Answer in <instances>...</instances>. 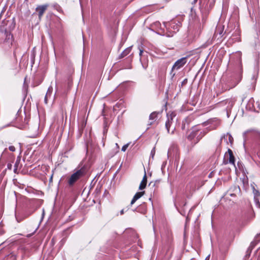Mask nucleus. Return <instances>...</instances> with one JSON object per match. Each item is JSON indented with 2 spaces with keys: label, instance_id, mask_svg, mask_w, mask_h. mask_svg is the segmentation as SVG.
<instances>
[{
  "label": "nucleus",
  "instance_id": "obj_6",
  "mask_svg": "<svg viewBox=\"0 0 260 260\" xmlns=\"http://www.w3.org/2000/svg\"><path fill=\"white\" fill-rule=\"evenodd\" d=\"M224 157L228 160L229 163L235 166V157L233 151L230 149H229L228 152L225 153Z\"/></svg>",
  "mask_w": 260,
  "mask_h": 260
},
{
  "label": "nucleus",
  "instance_id": "obj_33",
  "mask_svg": "<svg viewBox=\"0 0 260 260\" xmlns=\"http://www.w3.org/2000/svg\"><path fill=\"white\" fill-rule=\"evenodd\" d=\"M10 166H12V165H10V166H9V165H8V168H10Z\"/></svg>",
  "mask_w": 260,
  "mask_h": 260
},
{
  "label": "nucleus",
  "instance_id": "obj_25",
  "mask_svg": "<svg viewBox=\"0 0 260 260\" xmlns=\"http://www.w3.org/2000/svg\"><path fill=\"white\" fill-rule=\"evenodd\" d=\"M9 149L11 151H14L15 150V147H9Z\"/></svg>",
  "mask_w": 260,
  "mask_h": 260
},
{
  "label": "nucleus",
  "instance_id": "obj_11",
  "mask_svg": "<svg viewBox=\"0 0 260 260\" xmlns=\"http://www.w3.org/2000/svg\"><path fill=\"white\" fill-rule=\"evenodd\" d=\"M158 113L156 112H153L149 116V120H155L157 117Z\"/></svg>",
  "mask_w": 260,
  "mask_h": 260
},
{
  "label": "nucleus",
  "instance_id": "obj_29",
  "mask_svg": "<svg viewBox=\"0 0 260 260\" xmlns=\"http://www.w3.org/2000/svg\"><path fill=\"white\" fill-rule=\"evenodd\" d=\"M130 144H131L130 143H127L126 144L124 145L123 146H125V147L128 146Z\"/></svg>",
  "mask_w": 260,
  "mask_h": 260
},
{
  "label": "nucleus",
  "instance_id": "obj_14",
  "mask_svg": "<svg viewBox=\"0 0 260 260\" xmlns=\"http://www.w3.org/2000/svg\"><path fill=\"white\" fill-rule=\"evenodd\" d=\"M52 91H53V88L52 86H50L48 89V90L46 94V96H48V98H50L52 94Z\"/></svg>",
  "mask_w": 260,
  "mask_h": 260
},
{
  "label": "nucleus",
  "instance_id": "obj_5",
  "mask_svg": "<svg viewBox=\"0 0 260 260\" xmlns=\"http://www.w3.org/2000/svg\"><path fill=\"white\" fill-rule=\"evenodd\" d=\"M186 62V58L182 57L177 60L173 66V70H178L182 67Z\"/></svg>",
  "mask_w": 260,
  "mask_h": 260
},
{
  "label": "nucleus",
  "instance_id": "obj_13",
  "mask_svg": "<svg viewBox=\"0 0 260 260\" xmlns=\"http://www.w3.org/2000/svg\"><path fill=\"white\" fill-rule=\"evenodd\" d=\"M131 50V47H128V48H126L121 53V56L124 57V56L127 55L130 52Z\"/></svg>",
  "mask_w": 260,
  "mask_h": 260
},
{
  "label": "nucleus",
  "instance_id": "obj_18",
  "mask_svg": "<svg viewBox=\"0 0 260 260\" xmlns=\"http://www.w3.org/2000/svg\"><path fill=\"white\" fill-rule=\"evenodd\" d=\"M255 242H258L260 241V233L259 234H257L255 237Z\"/></svg>",
  "mask_w": 260,
  "mask_h": 260
},
{
  "label": "nucleus",
  "instance_id": "obj_30",
  "mask_svg": "<svg viewBox=\"0 0 260 260\" xmlns=\"http://www.w3.org/2000/svg\"><path fill=\"white\" fill-rule=\"evenodd\" d=\"M123 213H124V210H123V209H122V210H121V211H120V214H121V215H122V214H123Z\"/></svg>",
  "mask_w": 260,
  "mask_h": 260
},
{
  "label": "nucleus",
  "instance_id": "obj_23",
  "mask_svg": "<svg viewBox=\"0 0 260 260\" xmlns=\"http://www.w3.org/2000/svg\"><path fill=\"white\" fill-rule=\"evenodd\" d=\"M154 25L156 26H160V24L159 22H156L154 23Z\"/></svg>",
  "mask_w": 260,
  "mask_h": 260
},
{
  "label": "nucleus",
  "instance_id": "obj_9",
  "mask_svg": "<svg viewBox=\"0 0 260 260\" xmlns=\"http://www.w3.org/2000/svg\"><path fill=\"white\" fill-rule=\"evenodd\" d=\"M144 194V191H141V192H137L135 195L134 196V197H133L132 200L131 201V205H132L133 204H134L135 202L138 200L139 199H140L141 197H142Z\"/></svg>",
  "mask_w": 260,
  "mask_h": 260
},
{
  "label": "nucleus",
  "instance_id": "obj_21",
  "mask_svg": "<svg viewBox=\"0 0 260 260\" xmlns=\"http://www.w3.org/2000/svg\"><path fill=\"white\" fill-rule=\"evenodd\" d=\"M49 98H48V96H46L45 95V99H44V102H45V104H47L48 103V100Z\"/></svg>",
  "mask_w": 260,
  "mask_h": 260
},
{
  "label": "nucleus",
  "instance_id": "obj_31",
  "mask_svg": "<svg viewBox=\"0 0 260 260\" xmlns=\"http://www.w3.org/2000/svg\"><path fill=\"white\" fill-rule=\"evenodd\" d=\"M10 166H12V165H10V166H9V165H8V168H10Z\"/></svg>",
  "mask_w": 260,
  "mask_h": 260
},
{
  "label": "nucleus",
  "instance_id": "obj_27",
  "mask_svg": "<svg viewBox=\"0 0 260 260\" xmlns=\"http://www.w3.org/2000/svg\"><path fill=\"white\" fill-rule=\"evenodd\" d=\"M210 258V255H208L205 258V260H209Z\"/></svg>",
  "mask_w": 260,
  "mask_h": 260
},
{
  "label": "nucleus",
  "instance_id": "obj_19",
  "mask_svg": "<svg viewBox=\"0 0 260 260\" xmlns=\"http://www.w3.org/2000/svg\"><path fill=\"white\" fill-rule=\"evenodd\" d=\"M254 200L256 207L257 208H260V203L258 200L256 198H255Z\"/></svg>",
  "mask_w": 260,
  "mask_h": 260
},
{
  "label": "nucleus",
  "instance_id": "obj_20",
  "mask_svg": "<svg viewBox=\"0 0 260 260\" xmlns=\"http://www.w3.org/2000/svg\"><path fill=\"white\" fill-rule=\"evenodd\" d=\"M255 134L258 140L260 142V131L256 132Z\"/></svg>",
  "mask_w": 260,
  "mask_h": 260
},
{
  "label": "nucleus",
  "instance_id": "obj_28",
  "mask_svg": "<svg viewBox=\"0 0 260 260\" xmlns=\"http://www.w3.org/2000/svg\"><path fill=\"white\" fill-rule=\"evenodd\" d=\"M142 53H143V50H141V49H140V53H139V55H140V56H141V55H142Z\"/></svg>",
  "mask_w": 260,
  "mask_h": 260
},
{
  "label": "nucleus",
  "instance_id": "obj_24",
  "mask_svg": "<svg viewBox=\"0 0 260 260\" xmlns=\"http://www.w3.org/2000/svg\"><path fill=\"white\" fill-rule=\"evenodd\" d=\"M198 0H193L192 4H196ZM203 0H200V2L201 4L202 3Z\"/></svg>",
  "mask_w": 260,
  "mask_h": 260
},
{
  "label": "nucleus",
  "instance_id": "obj_10",
  "mask_svg": "<svg viewBox=\"0 0 260 260\" xmlns=\"http://www.w3.org/2000/svg\"><path fill=\"white\" fill-rule=\"evenodd\" d=\"M147 184V176L146 174H145L144 176H143V179L139 185V189L142 190L144 189L146 187Z\"/></svg>",
  "mask_w": 260,
  "mask_h": 260
},
{
  "label": "nucleus",
  "instance_id": "obj_3",
  "mask_svg": "<svg viewBox=\"0 0 260 260\" xmlns=\"http://www.w3.org/2000/svg\"><path fill=\"white\" fill-rule=\"evenodd\" d=\"M234 142V138L232 136L229 134L226 133L221 137L220 139V145L222 146L226 145H233Z\"/></svg>",
  "mask_w": 260,
  "mask_h": 260
},
{
  "label": "nucleus",
  "instance_id": "obj_7",
  "mask_svg": "<svg viewBox=\"0 0 260 260\" xmlns=\"http://www.w3.org/2000/svg\"><path fill=\"white\" fill-rule=\"evenodd\" d=\"M210 124V126L208 127L209 132L212 130L215 129L219 125L220 121L217 119L212 120L210 122H208Z\"/></svg>",
  "mask_w": 260,
  "mask_h": 260
},
{
  "label": "nucleus",
  "instance_id": "obj_4",
  "mask_svg": "<svg viewBox=\"0 0 260 260\" xmlns=\"http://www.w3.org/2000/svg\"><path fill=\"white\" fill-rule=\"evenodd\" d=\"M48 7V5L46 4L44 5L38 6L36 8V11L38 13V15L40 20L41 19L42 17L43 16L44 12L46 11Z\"/></svg>",
  "mask_w": 260,
  "mask_h": 260
},
{
  "label": "nucleus",
  "instance_id": "obj_16",
  "mask_svg": "<svg viewBox=\"0 0 260 260\" xmlns=\"http://www.w3.org/2000/svg\"><path fill=\"white\" fill-rule=\"evenodd\" d=\"M19 162H20V160H17L15 162V168L14 169V172L15 173H16L17 172V168H18V165L19 164Z\"/></svg>",
  "mask_w": 260,
  "mask_h": 260
},
{
  "label": "nucleus",
  "instance_id": "obj_17",
  "mask_svg": "<svg viewBox=\"0 0 260 260\" xmlns=\"http://www.w3.org/2000/svg\"><path fill=\"white\" fill-rule=\"evenodd\" d=\"M42 141H37V142L31 143L30 145H38L39 146L42 145Z\"/></svg>",
  "mask_w": 260,
  "mask_h": 260
},
{
  "label": "nucleus",
  "instance_id": "obj_1",
  "mask_svg": "<svg viewBox=\"0 0 260 260\" xmlns=\"http://www.w3.org/2000/svg\"><path fill=\"white\" fill-rule=\"evenodd\" d=\"M208 132V128L201 129L194 127L190 134L187 136V139L190 141L193 140V143L196 144Z\"/></svg>",
  "mask_w": 260,
  "mask_h": 260
},
{
  "label": "nucleus",
  "instance_id": "obj_12",
  "mask_svg": "<svg viewBox=\"0 0 260 260\" xmlns=\"http://www.w3.org/2000/svg\"><path fill=\"white\" fill-rule=\"evenodd\" d=\"M254 104V100L253 99H250L247 104V106L249 107L250 109H253V110H255V108L253 105Z\"/></svg>",
  "mask_w": 260,
  "mask_h": 260
},
{
  "label": "nucleus",
  "instance_id": "obj_15",
  "mask_svg": "<svg viewBox=\"0 0 260 260\" xmlns=\"http://www.w3.org/2000/svg\"><path fill=\"white\" fill-rule=\"evenodd\" d=\"M252 130H248L243 133V139H244V142L246 141V136H247V134L252 132Z\"/></svg>",
  "mask_w": 260,
  "mask_h": 260
},
{
  "label": "nucleus",
  "instance_id": "obj_22",
  "mask_svg": "<svg viewBox=\"0 0 260 260\" xmlns=\"http://www.w3.org/2000/svg\"><path fill=\"white\" fill-rule=\"evenodd\" d=\"M155 153V148H154L151 152V155L153 157Z\"/></svg>",
  "mask_w": 260,
  "mask_h": 260
},
{
  "label": "nucleus",
  "instance_id": "obj_8",
  "mask_svg": "<svg viewBox=\"0 0 260 260\" xmlns=\"http://www.w3.org/2000/svg\"><path fill=\"white\" fill-rule=\"evenodd\" d=\"M175 116V114L173 113H172L170 115V117H168V120L166 121V127L168 131V132H169V128L171 126V125L172 124V120H173V117H174Z\"/></svg>",
  "mask_w": 260,
  "mask_h": 260
},
{
  "label": "nucleus",
  "instance_id": "obj_32",
  "mask_svg": "<svg viewBox=\"0 0 260 260\" xmlns=\"http://www.w3.org/2000/svg\"><path fill=\"white\" fill-rule=\"evenodd\" d=\"M10 166H12V165H10V166H9V165H8V168H10Z\"/></svg>",
  "mask_w": 260,
  "mask_h": 260
},
{
  "label": "nucleus",
  "instance_id": "obj_2",
  "mask_svg": "<svg viewBox=\"0 0 260 260\" xmlns=\"http://www.w3.org/2000/svg\"><path fill=\"white\" fill-rule=\"evenodd\" d=\"M86 173V169L84 167L81 168L80 170L73 174L69 180V184L70 185H73L81 177L83 176Z\"/></svg>",
  "mask_w": 260,
  "mask_h": 260
},
{
  "label": "nucleus",
  "instance_id": "obj_26",
  "mask_svg": "<svg viewBox=\"0 0 260 260\" xmlns=\"http://www.w3.org/2000/svg\"><path fill=\"white\" fill-rule=\"evenodd\" d=\"M127 147H122L121 151H125Z\"/></svg>",
  "mask_w": 260,
  "mask_h": 260
}]
</instances>
